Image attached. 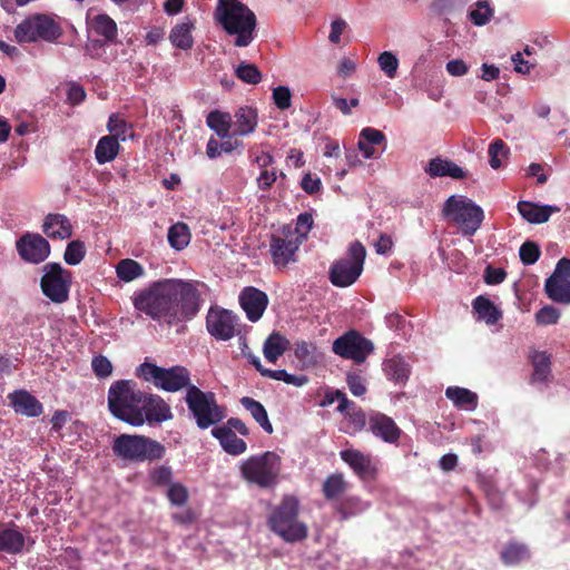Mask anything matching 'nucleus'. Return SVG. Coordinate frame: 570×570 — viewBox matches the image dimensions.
<instances>
[{"label": "nucleus", "instance_id": "nucleus-37", "mask_svg": "<svg viewBox=\"0 0 570 570\" xmlns=\"http://www.w3.org/2000/svg\"><path fill=\"white\" fill-rule=\"evenodd\" d=\"M240 404L248 411L252 417L259 424V426L268 434H272L274 429L268 419V414L264 405L249 396L240 399Z\"/></svg>", "mask_w": 570, "mask_h": 570}, {"label": "nucleus", "instance_id": "nucleus-10", "mask_svg": "<svg viewBox=\"0 0 570 570\" xmlns=\"http://www.w3.org/2000/svg\"><path fill=\"white\" fill-rule=\"evenodd\" d=\"M442 212L465 236L474 235L484 218L482 208L463 196H450Z\"/></svg>", "mask_w": 570, "mask_h": 570}, {"label": "nucleus", "instance_id": "nucleus-41", "mask_svg": "<svg viewBox=\"0 0 570 570\" xmlns=\"http://www.w3.org/2000/svg\"><path fill=\"white\" fill-rule=\"evenodd\" d=\"M94 31L104 37L106 42H114L117 38V23L108 14H98L92 21Z\"/></svg>", "mask_w": 570, "mask_h": 570}, {"label": "nucleus", "instance_id": "nucleus-48", "mask_svg": "<svg viewBox=\"0 0 570 570\" xmlns=\"http://www.w3.org/2000/svg\"><path fill=\"white\" fill-rule=\"evenodd\" d=\"M167 498L173 505L181 507L188 502V489L180 482H173L167 489Z\"/></svg>", "mask_w": 570, "mask_h": 570}, {"label": "nucleus", "instance_id": "nucleus-64", "mask_svg": "<svg viewBox=\"0 0 570 570\" xmlns=\"http://www.w3.org/2000/svg\"><path fill=\"white\" fill-rule=\"evenodd\" d=\"M322 183L318 177H314L312 174L304 175L301 187L308 195H313L321 189Z\"/></svg>", "mask_w": 570, "mask_h": 570}, {"label": "nucleus", "instance_id": "nucleus-28", "mask_svg": "<svg viewBox=\"0 0 570 570\" xmlns=\"http://www.w3.org/2000/svg\"><path fill=\"white\" fill-rule=\"evenodd\" d=\"M233 127L236 136H247L254 132L257 127L256 109L248 106L238 108L234 115Z\"/></svg>", "mask_w": 570, "mask_h": 570}, {"label": "nucleus", "instance_id": "nucleus-29", "mask_svg": "<svg viewBox=\"0 0 570 570\" xmlns=\"http://www.w3.org/2000/svg\"><path fill=\"white\" fill-rule=\"evenodd\" d=\"M528 357L533 367L532 381L547 382L551 375V354L530 348Z\"/></svg>", "mask_w": 570, "mask_h": 570}, {"label": "nucleus", "instance_id": "nucleus-11", "mask_svg": "<svg viewBox=\"0 0 570 570\" xmlns=\"http://www.w3.org/2000/svg\"><path fill=\"white\" fill-rule=\"evenodd\" d=\"M350 258L336 261L330 267V281L334 286L347 287L360 277L366 256L365 247L358 240L348 247Z\"/></svg>", "mask_w": 570, "mask_h": 570}, {"label": "nucleus", "instance_id": "nucleus-2", "mask_svg": "<svg viewBox=\"0 0 570 570\" xmlns=\"http://www.w3.org/2000/svg\"><path fill=\"white\" fill-rule=\"evenodd\" d=\"M214 19L228 36L235 37V47H247L253 42L257 19L242 1L217 0Z\"/></svg>", "mask_w": 570, "mask_h": 570}, {"label": "nucleus", "instance_id": "nucleus-61", "mask_svg": "<svg viewBox=\"0 0 570 570\" xmlns=\"http://www.w3.org/2000/svg\"><path fill=\"white\" fill-rule=\"evenodd\" d=\"M484 282L489 285L502 283L507 277V272L501 267L487 266L484 271Z\"/></svg>", "mask_w": 570, "mask_h": 570}, {"label": "nucleus", "instance_id": "nucleus-53", "mask_svg": "<svg viewBox=\"0 0 570 570\" xmlns=\"http://www.w3.org/2000/svg\"><path fill=\"white\" fill-rule=\"evenodd\" d=\"M493 10L487 0H481L476 3V9L470 12L472 22L476 26H483L489 22Z\"/></svg>", "mask_w": 570, "mask_h": 570}, {"label": "nucleus", "instance_id": "nucleus-20", "mask_svg": "<svg viewBox=\"0 0 570 570\" xmlns=\"http://www.w3.org/2000/svg\"><path fill=\"white\" fill-rule=\"evenodd\" d=\"M334 400H340L337 411L348 415L351 423L353 424L354 432L363 430L366 424V415L364 411L357 407L354 402L350 401L346 397V394L341 390L327 392L322 405L333 404Z\"/></svg>", "mask_w": 570, "mask_h": 570}, {"label": "nucleus", "instance_id": "nucleus-42", "mask_svg": "<svg viewBox=\"0 0 570 570\" xmlns=\"http://www.w3.org/2000/svg\"><path fill=\"white\" fill-rule=\"evenodd\" d=\"M190 230L187 224L176 223L168 229V243L176 250H183L190 242Z\"/></svg>", "mask_w": 570, "mask_h": 570}, {"label": "nucleus", "instance_id": "nucleus-17", "mask_svg": "<svg viewBox=\"0 0 570 570\" xmlns=\"http://www.w3.org/2000/svg\"><path fill=\"white\" fill-rule=\"evenodd\" d=\"M16 248L23 261L32 264L42 263L50 255V244L40 234L22 235L17 240Z\"/></svg>", "mask_w": 570, "mask_h": 570}, {"label": "nucleus", "instance_id": "nucleus-9", "mask_svg": "<svg viewBox=\"0 0 570 570\" xmlns=\"http://www.w3.org/2000/svg\"><path fill=\"white\" fill-rule=\"evenodd\" d=\"M137 377L151 382L155 387L166 392L186 391L191 386L190 372L184 366L161 367L154 363L144 362L135 372Z\"/></svg>", "mask_w": 570, "mask_h": 570}, {"label": "nucleus", "instance_id": "nucleus-26", "mask_svg": "<svg viewBox=\"0 0 570 570\" xmlns=\"http://www.w3.org/2000/svg\"><path fill=\"white\" fill-rule=\"evenodd\" d=\"M425 173L432 177H451L453 179L466 178V171L455 163L441 157L432 158L425 167Z\"/></svg>", "mask_w": 570, "mask_h": 570}, {"label": "nucleus", "instance_id": "nucleus-58", "mask_svg": "<svg viewBox=\"0 0 570 570\" xmlns=\"http://www.w3.org/2000/svg\"><path fill=\"white\" fill-rule=\"evenodd\" d=\"M173 479V470L167 465H159L150 472V480L157 487L168 485Z\"/></svg>", "mask_w": 570, "mask_h": 570}, {"label": "nucleus", "instance_id": "nucleus-15", "mask_svg": "<svg viewBox=\"0 0 570 570\" xmlns=\"http://www.w3.org/2000/svg\"><path fill=\"white\" fill-rule=\"evenodd\" d=\"M546 293L550 299L570 304V259L561 258L553 274L546 281Z\"/></svg>", "mask_w": 570, "mask_h": 570}, {"label": "nucleus", "instance_id": "nucleus-34", "mask_svg": "<svg viewBox=\"0 0 570 570\" xmlns=\"http://www.w3.org/2000/svg\"><path fill=\"white\" fill-rule=\"evenodd\" d=\"M347 489L348 483L345 481L344 475L342 473H333L323 482L322 492L327 501L335 502L336 504Z\"/></svg>", "mask_w": 570, "mask_h": 570}, {"label": "nucleus", "instance_id": "nucleus-30", "mask_svg": "<svg viewBox=\"0 0 570 570\" xmlns=\"http://www.w3.org/2000/svg\"><path fill=\"white\" fill-rule=\"evenodd\" d=\"M340 455L360 478L364 479L371 474V459L361 451L346 449L341 451Z\"/></svg>", "mask_w": 570, "mask_h": 570}, {"label": "nucleus", "instance_id": "nucleus-40", "mask_svg": "<svg viewBox=\"0 0 570 570\" xmlns=\"http://www.w3.org/2000/svg\"><path fill=\"white\" fill-rule=\"evenodd\" d=\"M207 126L213 129L220 138L229 137V130L233 126L232 116L228 112L213 110L206 118Z\"/></svg>", "mask_w": 570, "mask_h": 570}, {"label": "nucleus", "instance_id": "nucleus-59", "mask_svg": "<svg viewBox=\"0 0 570 570\" xmlns=\"http://www.w3.org/2000/svg\"><path fill=\"white\" fill-rule=\"evenodd\" d=\"M313 226V217L309 213H302L297 217V224L296 227L293 228L295 232V235L299 236V238L303 240V238L306 237V235L309 233Z\"/></svg>", "mask_w": 570, "mask_h": 570}, {"label": "nucleus", "instance_id": "nucleus-56", "mask_svg": "<svg viewBox=\"0 0 570 570\" xmlns=\"http://www.w3.org/2000/svg\"><path fill=\"white\" fill-rule=\"evenodd\" d=\"M272 98L275 106L281 110H286L292 105V92L286 86H278L274 88Z\"/></svg>", "mask_w": 570, "mask_h": 570}, {"label": "nucleus", "instance_id": "nucleus-47", "mask_svg": "<svg viewBox=\"0 0 570 570\" xmlns=\"http://www.w3.org/2000/svg\"><path fill=\"white\" fill-rule=\"evenodd\" d=\"M335 508L337 512L342 515V519L345 520L363 510L362 501L357 497H347L341 499Z\"/></svg>", "mask_w": 570, "mask_h": 570}, {"label": "nucleus", "instance_id": "nucleus-49", "mask_svg": "<svg viewBox=\"0 0 570 570\" xmlns=\"http://www.w3.org/2000/svg\"><path fill=\"white\" fill-rule=\"evenodd\" d=\"M509 149L502 139H494L488 149L489 163L493 169L501 167V157H507Z\"/></svg>", "mask_w": 570, "mask_h": 570}, {"label": "nucleus", "instance_id": "nucleus-6", "mask_svg": "<svg viewBox=\"0 0 570 570\" xmlns=\"http://www.w3.org/2000/svg\"><path fill=\"white\" fill-rule=\"evenodd\" d=\"M63 35V29L52 16L33 13L23 19L13 30L18 43L45 41L56 43Z\"/></svg>", "mask_w": 570, "mask_h": 570}, {"label": "nucleus", "instance_id": "nucleus-25", "mask_svg": "<svg viewBox=\"0 0 570 570\" xmlns=\"http://www.w3.org/2000/svg\"><path fill=\"white\" fill-rule=\"evenodd\" d=\"M42 232L51 239H67L72 236V226L67 216L48 214L42 224Z\"/></svg>", "mask_w": 570, "mask_h": 570}, {"label": "nucleus", "instance_id": "nucleus-36", "mask_svg": "<svg viewBox=\"0 0 570 570\" xmlns=\"http://www.w3.org/2000/svg\"><path fill=\"white\" fill-rule=\"evenodd\" d=\"M120 144L116 136L101 137L95 148V157L98 164L102 165L112 161L119 154Z\"/></svg>", "mask_w": 570, "mask_h": 570}, {"label": "nucleus", "instance_id": "nucleus-52", "mask_svg": "<svg viewBox=\"0 0 570 570\" xmlns=\"http://www.w3.org/2000/svg\"><path fill=\"white\" fill-rule=\"evenodd\" d=\"M266 374H268V379L283 381L294 386H303L308 382L307 376L289 374L285 370H271V372H266Z\"/></svg>", "mask_w": 570, "mask_h": 570}, {"label": "nucleus", "instance_id": "nucleus-12", "mask_svg": "<svg viewBox=\"0 0 570 570\" xmlns=\"http://www.w3.org/2000/svg\"><path fill=\"white\" fill-rule=\"evenodd\" d=\"M302 244L299 236L289 225H283L269 236V253L273 264L284 269L297 261V250Z\"/></svg>", "mask_w": 570, "mask_h": 570}, {"label": "nucleus", "instance_id": "nucleus-16", "mask_svg": "<svg viewBox=\"0 0 570 570\" xmlns=\"http://www.w3.org/2000/svg\"><path fill=\"white\" fill-rule=\"evenodd\" d=\"M144 400L139 407L140 422L134 423L132 426H141L145 423L155 425L173 419L169 404L160 395L147 392L146 399Z\"/></svg>", "mask_w": 570, "mask_h": 570}, {"label": "nucleus", "instance_id": "nucleus-5", "mask_svg": "<svg viewBox=\"0 0 570 570\" xmlns=\"http://www.w3.org/2000/svg\"><path fill=\"white\" fill-rule=\"evenodd\" d=\"M112 452L127 461H157L164 458L166 448L145 435L120 434L114 440Z\"/></svg>", "mask_w": 570, "mask_h": 570}, {"label": "nucleus", "instance_id": "nucleus-44", "mask_svg": "<svg viewBox=\"0 0 570 570\" xmlns=\"http://www.w3.org/2000/svg\"><path fill=\"white\" fill-rule=\"evenodd\" d=\"M118 278L124 282H131L144 274V267L135 259H121L116 266Z\"/></svg>", "mask_w": 570, "mask_h": 570}, {"label": "nucleus", "instance_id": "nucleus-31", "mask_svg": "<svg viewBox=\"0 0 570 570\" xmlns=\"http://www.w3.org/2000/svg\"><path fill=\"white\" fill-rule=\"evenodd\" d=\"M530 558L529 547L515 540L509 541L500 552V559L505 566H517Z\"/></svg>", "mask_w": 570, "mask_h": 570}, {"label": "nucleus", "instance_id": "nucleus-22", "mask_svg": "<svg viewBox=\"0 0 570 570\" xmlns=\"http://www.w3.org/2000/svg\"><path fill=\"white\" fill-rule=\"evenodd\" d=\"M8 399L16 413L23 414L28 417H37L43 412V406L38 399L24 390L10 393Z\"/></svg>", "mask_w": 570, "mask_h": 570}, {"label": "nucleus", "instance_id": "nucleus-3", "mask_svg": "<svg viewBox=\"0 0 570 570\" xmlns=\"http://www.w3.org/2000/svg\"><path fill=\"white\" fill-rule=\"evenodd\" d=\"M147 392L134 380H117L108 390V410L118 420L129 425L140 422L141 402Z\"/></svg>", "mask_w": 570, "mask_h": 570}, {"label": "nucleus", "instance_id": "nucleus-7", "mask_svg": "<svg viewBox=\"0 0 570 570\" xmlns=\"http://www.w3.org/2000/svg\"><path fill=\"white\" fill-rule=\"evenodd\" d=\"M242 478L262 489L276 485L281 472V458L275 452L266 451L252 455L240 464Z\"/></svg>", "mask_w": 570, "mask_h": 570}, {"label": "nucleus", "instance_id": "nucleus-32", "mask_svg": "<svg viewBox=\"0 0 570 570\" xmlns=\"http://www.w3.org/2000/svg\"><path fill=\"white\" fill-rule=\"evenodd\" d=\"M383 371L389 380L397 384H405L411 373L409 363L401 356H393L385 360Z\"/></svg>", "mask_w": 570, "mask_h": 570}, {"label": "nucleus", "instance_id": "nucleus-1", "mask_svg": "<svg viewBox=\"0 0 570 570\" xmlns=\"http://www.w3.org/2000/svg\"><path fill=\"white\" fill-rule=\"evenodd\" d=\"M202 293L197 281L164 278L137 291L134 307L154 321L168 325L193 320L200 311Z\"/></svg>", "mask_w": 570, "mask_h": 570}, {"label": "nucleus", "instance_id": "nucleus-19", "mask_svg": "<svg viewBox=\"0 0 570 570\" xmlns=\"http://www.w3.org/2000/svg\"><path fill=\"white\" fill-rule=\"evenodd\" d=\"M238 299L246 317L253 323L262 318L269 302L267 294L254 286L244 287Z\"/></svg>", "mask_w": 570, "mask_h": 570}, {"label": "nucleus", "instance_id": "nucleus-63", "mask_svg": "<svg viewBox=\"0 0 570 570\" xmlns=\"http://www.w3.org/2000/svg\"><path fill=\"white\" fill-rule=\"evenodd\" d=\"M360 138H362L363 140H365L366 142L371 144V145H380L382 144L383 141H385V135L375 129V128H371V127H366L364 129L361 130V134H360Z\"/></svg>", "mask_w": 570, "mask_h": 570}, {"label": "nucleus", "instance_id": "nucleus-55", "mask_svg": "<svg viewBox=\"0 0 570 570\" xmlns=\"http://www.w3.org/2000/svg\"><path fill=\"white\" fill-rule=\"evenodd\" d=\"M107 128L110 131L109 136H116L117 140H126V132L128 130V124L118 117V115H110L107 124Z\"/></svg>", "mask_w": 570, "mask_h": 570}, {"label": "nucleus", "instance_id": "nucleus-62", "mask_svg": "<svg viewBox=\"0 0 570 570\" xmlns=\"http://www.w3.org/2000/svg\"><path fill=\"white\" fill-rule=\"evenodd\" d=\"M107 43L105 40L89 39L86 43L85 52L94 59H100Z\"/></svg>", "mask_w": 570, "mask_h": 570}, {"label": "nucleus", "instance_id": "nucleus-51", "mask_svg": "<svg viewBox=\"0 0 570 570\" xmlns=\"http://www.w3.org/2000/svg\"><path fill=\"white\" fill-rule=\"evenodd\" d=\"M541 250L537 243L532 240L524 242L520 249L519 256L524 265H532L540 258Z\"/></svg>", "mask_w": 570, "mask_h": 570}, {"label": "nucleus", "instance_id": "nucleus-57", "mask_svg": "<svg viewBox=\"0 0 570 570\" xmlns=\"http://www.w3.org/2000/svg\"><path fill=\"white\" fill-rule=\"evenodd\" d=\"M91 367L95 375L99 379H106L112 373L111 362L104 355L95 356L91 361Z\"/></svg>", "mask_w": 570, "mask_h": 570}, {"label": "nucleus", "instance_id": "nucleus-38", "mask_svg": "<svg viewBox=\"0 0 570 570\" xmlns=\"http://www.w3.org/2000/svg\"><path fill=\"white\" fill-rule=\"evenodd\" d=\"M445 396L460 409L474 410L478 405V395L464 387L449 386L445 390Z\"/></svg>", "mask_w": 570, "mask_h": 570}, {"label": "nucleus", "instance_id": "nucleus-54", "mask_svg": "<svg viewBox=\"0 0 570 570\" xmlns=\"http://www.w3.org/2000/svg\"><path fill=\"white\" fill-rule=\"evenodd\" d=\"M382 71L390 78H394L399 67L397 58L390 51L382 52L377 58Z\"/></svg>", "mask_w": 570, "mask_h": 570}, {"label": "nucleus", "instance_id": "nucleus-45", "mask_svg": "<svg viewBox=\"0 0 570 570\" xmlns=\"http://www.w3.org/2000/svg\"><path fill=\"white\" fill-rule=\"evenodd\" d=\"M235 76L245 83L257 85L262 81V72L256 65L242 61L235 68Z\"/></svg>", "mask_w": 570, "mask_h": 570}, {"label": "nucleus", "instance_id": "nucleus-18", "mask_svg": "<svg viewBox=\"0 0 570 570\" xmlns=\"http://www.w3.org/2000/svg\"><path fill=\"white\" fill-rule=\"evenodd\" d=\"M236 316L228 309L210 307L206 316L208 333L218 341H228L235 335Z\"/></svg>", "mask_w": 570, "mask_h": 570}, {"label": "nucleus", "instance_id": "nucleus-13", "mask_svg": "<svg viewBox=\"0 0 570 570\" xmlns=\"http://www.w3.org/2000/svg\"><path fill=\"white\" fill-rule=\"evenodd\" d=\"M43 269L45 274L40 279L43 295L56 304L67 302L71 286V272L65 269L59 263H48Z\"/></svg>", "mask_w": 570, "mask_h": 570}, {"label": "nucleus", "instance_id": "nucleus-33", "mask_svg": "<svg viewBox=\"0 0 570 570\" xmlns=\"http://www.w3.org/2000/svg\"><path fill=\"white\" fill-rule=\"evenodd\" d=\"M26 537L13 528H6L0 531V551L10 554H19L23 551Z\"/></svg>", "mask_w": 570, "mask_h": 570}, {"label": "nucleus", "instance_id": "nucleus-27", "mask_svg": "<svg viewBox=\"0 0 570 570\" xmlns=\"http://www.w3.org/2000/svg\"><path fill=\"white\" fill-rule=\"evenodd\" d=\"M212 435L219 441L223 450L230 455H240L247 450L246 442L239 439L230 428H214Z\"/></svg>", "mask_w": 570, "mask_h": 570}, {"label": "nucleus", "instance_id": "nucleus-4", "mask_svg": "<svg viewBox=\"0 0 570 570\" xmlns=\"http://www.w3.org/2000/svg\"><path fill=\"white\" fill-rule=\"evenodd\" d=\"M299 502L294 495H284L268 518L269 529L285 542L303 541L308 535L307 525L298 520Z\"/></svg>", "mask_w": 570, "mask_h": 570}, {"label": "nucleus", "instance_id": "nucleus-23", "mask_svg": "<svg viewBox=\"0 0 570 570\" xmlns=\"http://www.w3.org/2000/svg\"><path fill=\"white\" fill-rule=\"evenodd\" d=\"M370 430L375 436L387 443H396L401 435V430L395 422L382 413H376L370 417Z\"/></svg>", "mask_w": 570, "mask_h": 570}, {"label": "nucleus", "instance_id": "nucleus-43", "mask_svg": "<svg viewBox=\"0 0 570 570\" xmlns=\"http://www.w3.org/2000/svg\"><path fill=\"white\" fill-rule=\"evenodd\" d=\"M294 354L303 368H309L317 364L316 346L312 342H296Z\"/></svg>", "mask_w": 570, "mask_h": 570}, {"label": "nucleus", "instance_id": "nucleus-60", "mask_svg": "<svg viewBox=\"0 0 570 570\" xmlns=\"http://www.w3.org/2000/svg\"><path fill=\"white\" fill-rule=\"evenodd\" d=\"M347 386L354 396H362L366 393L364 379L356 373H348L346 377Z\"/></svg>", "mask_w": 570, "mask_h": 570}, {"label": "nucleus", "instance_id": "nucleus-35", "mask_svg": "<svg viewBox=\"0 0 570 570\" xmlns=\"http://www.w3.org/2000/svg\"><path fill=\"white\" fill-rule=\"evenodd\" d=\"M472 306L479 318L484 321L488 325H494L502 318V312L483 295L475 297Z\"/></svg>", "mask_w": 570, "mask_h": 570}, {"label": "nucleus", "instance_id": "nucleus-24", "mask_svg": "<svg viewBox=\"0 0 570 570\" xmlns=\"http://www.w3.org/2000/svg\"><path fill=\"white\" fill-rule=\"evenodd\" d=\"M519 214L530 224H543L553 213L560 212L558 206L538 205L532 202L520 200L517 205Z\"/></svg>", "mask_w": 570, "mask_h": 570}, {"label": "nucleus", "instance_id": "nucleus-50", "mask_svg": "<svg viewBox=\"0 0 570 570\" xmlns=\"http://www.w3.org/2000/svg\"><path fill=\"white\" fill-rule=\"evenodd\" d=\"M560 316V311L557 307L546 305L535 313L534 318L538 325L548 326L557 324Z\"/></svg>", "mask_w": 570, "mask_h": 570}, {"label": "nucleus", "instance_id": "nucleus-46", "mask_svg": "<svg viewBox=\"0 0 570 570\" xmlns=\"http://www.w3.org/2000/svg\"><path fill=\"white\" fill-rule=\"evenodd\" d=\"M85 256L86 247L83 242L75 239L68 243L63 254V259L68 265L75 266L80 264Z\"/></svg>", "mask_w": 570, "mask_h": 570}, {"label": "nucleus", "instance_id": "nucleus-14", "mask_svg": "<svg viewBox=\"0 0 570 570\" xmlns=\"http://www.w3.org/2000/svg\"><path fill=\"white\" fill-rule=\"evenodd\" d=\"M332 351L345 360L362 364L374 352V344L356 330H350L333 342Z\"/></svg>", "mask_w": 570, "mask_h": 570}, {"label": "nucleus", "instance_id": "nucleus-21", "mask_svg": "<svg viewBox=\"0 0 570 570\" xmlns=\"http://www.w3.org/2000/svg\"><path fill=\"white\" fill-rule=\"evenodd\" d=\"M197 20L194 17L186 16L179 20L169 32L170 43L180 50H190L194 47L195 40L193 32L196 29Z\"/></svg>", "mask_w": 570, "mask_h": 570}, {"label": "nucleus", "instance_id": "nucleus-39", "mask_svg": "<svg viewBox=\"0 0 570 570\" xmlns=\"http://www.w3.org/2000/svg\"><path fill=\"white\" fill-rule=\"evenodd\" d=\"M289 341L278 332L272 333L264 343V356L271 362L275 363L288 348Z\"/></svg>", "mask_w": 570, "mask_h": 570}, {"label": "nucleus", "instance_id": "nucleus-8", "mask_svg": "<svg viewBox=\"0 0 570 570\" xmlns=\"http://www.w3.org/2000/svg\"><path fill=\"white\" fill-rule=\"evenodd\" d=\"M185 402L199 429L206 430L226 417V409L217 403L213 392H204L196 385L186 391Z\"/></svg>", "mask_w": 570, "mask_h": 570}]
</instances>
